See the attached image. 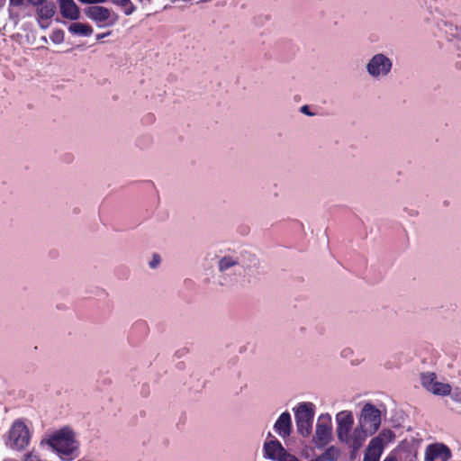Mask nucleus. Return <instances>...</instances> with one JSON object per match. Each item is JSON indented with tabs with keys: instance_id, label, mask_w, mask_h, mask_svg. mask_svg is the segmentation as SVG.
Returning a JSON list of instances; mask_svg holds the SVG:
<instances>
[{
	"instance_id": "f257e3e1",
	"label": "nucleus",
	"mask_w": 461,
	"mask_h": 461,
	"mask_svg": "<svg viewBox=\"0 0 461 461\" xmlns=\"http://www.w3.org/2000/svg\"><path fill=\"white\" fill-rule=\"evenodd\" d=\"M59 456L64 460H72L78 449V442L75 438L74 432L69 428H62L53 433L47 441Z\"/></svg>"
},
{
	"instance_id": "f03ea898",
	"label": "nucleus",
	"mask_w": 461,
	"mask_h": 461,
	"mask_svg": "<svg viewBox=\"0 0 461 461\" xmlns=\"http://www.w3.org/2000/svg\"><path fill=\"white\" fill-rule=\"evenodd\" d=\"M294 416L298 432L303 437H309L312 430L314 404L312 402L300 403L295 410Z\"/></svg>"
},
{
	"instance_id": "7ed1b4c3",
	"label": "nucleus",
	"mask_w": 461,
	"mask_h": 461,
	"mask_svg": "<svg viewBox=\"0 0 461 461\" xmlns=\"http://www.w3.org/2000/svg\"><path fill=\"white\" fill-rule=\"evenodd\" d=\"M381 424V412L371 403L364 405L359 418V425L364 428L369 435L375 434Z\"/></svg>"
},
{
	"instance_id": "20e7f679",
	"label": "nucleus",
	"mask_w": 461,
	"mask_h": 461,
	"mask_svg": "<svg viewBox=\"0 0 461 461\" xmlns=\"http://www.w3.org/2000/svg\"><path fill=\"white\" fill-rule=\"evenodd\" d=\"M29 442L30 432L27 426L21 420L14 421L9 431L10 447L16 450H23Z\"/></svg>"
},
{
	"instance_id": "39448f33",
	"label": "nucleus",
	"mask_w": 461,
	"mask_h": 461,
	"mask_svg": "<svg viewBox=\"0 0 461 461\" xmlns=\"http://www.w3.org/2000/svg\"><path fill=\"white\" fill-rule=\"evenodd\" d=\"M332 425L330 414H321L317 420L314 442L318 447H324L331 439Z\"/></svg>"
},
{
	"instance_id": "423d86ee",
	"label": "nucleus",
	"mask_w": 461,
	"mask_h": 461,
	"mask_svg": "<svg viewBox=\"0 0 461 461\" xmlns=\"http://www.w3.org/2000/svg\"><path fill=\"white\" fill-rule=\"evenodd\" d=\"M337 435L339 441L348 440L352 430L354 418L351 411H342L336 415Z\"/></svg>"
},
{
	"instance_id": "0eeeda50",
	"label": "nucleus",
	"mask_w": 461,
	"mask_h": 461,
	"mask_svg": "<svg viewBox=\"0 0 461 461\" xmlns=\"http://www.w3.org/2000/svg\"><path fill=\"white\" fill-rule=\"evenodd\" d=\"M450 457L449 447L442 443L429 444L425 449L424 461H435L436 459L447 461Z\"/></svg>"
},
{
	"instance_id": "6e6552de",
	"label": "nucleus",
	"mask_w": 461,
	"mask_h": 461,
	"mask_svg": "<svg viewBox=\"0 0 461 461\" xmlns=\"http://www.w3.org/2000/svg\"><path fill=\"white\" fill-rule=\"evenodd\" d=\"M392 68L388 58L383 54H377L367 64V71L372 76L386 75Z\"/></svg>"
},
{
	"instance_id": "1a4fd4ad",
	"label": "nucleus",
	"mask_w": 461,
	"mask_h": 461,
	"mask_svg": "<svg viewBox=\"0 0 461 461\" xmlns=\"http://www.w3.org/2000/svg\"><path fill=\"white\" fill-rule=\"evenodd\" d=\"M383 449L384 444L380 436L372 438L366 450L363 461H379Z\"/></svg>"
},
{
	"instance_id": "9d476101",
	"label": "nucleus",
	"mask_w": 461,
	"mask_h": 461,
	"mask_svg": "<svg viewBox=\"0 0 461 461\" xmlns=\"http://www.w3.org/2000/svg\"><path fill=\"white\" fill-rule=\"evenodd\" d=\"M265 457L272 460H280L285 453V449L277 439H273L264 444Z\"/></svg>"
},
{
	"instance_id": "9b49d317",
	"label": "nucleus",
	"mask_w": 461,
	"mask_h": 461,
	"mask_svg": "<svg viewBox=\"0 0 461 461\" xmlns=\"http://www.w3.org/2000/svg\"><path fill=\"white\" fill-rule=\"evenodd\" d=\"M85 14L91 20L96 23H103L110 18L111 11L104 6L94 5L86 8Z\"/></svg>"
},
{
	"instance_id": "f8f14e48",
	"label": "nucleus",
	"mask_w": 461,
	"mask_h": 461,
	"mask_svg": "<svg viewBox=\"0 0 461 461\" xmlns=\"http://www.w3.org/2000/svg\"><path fill=\"white\" fill-rule=\"evenodd\" d=\"M367 436H370L369 433L364 428H361V425H358L353 433L348 436V440H345L344 443H347L354 451H357L361 447Z\"/></svg>"
},
{
	"instance_id": "ddd939ff",
	"label": "nucleus",
	"mask_w": 461,
	"mask_h": 461,
	"mask_svg": "<svg viewBox=\"0 0 461 461\" xmlns=\"http://www.w3.org/2000/svg\"><path fill=\"white\" fill-rule=\"evenodd\" d=\"M60 14L64 18L78 19L80 13L74 0H59Z\"/></svg>"
},
{
	"instance_id": "4468645a",
	"label": "nucleus",
	"mask_w": 461,
	"mask_h": 461,
	"mask_svg": "<svg viewBox=\"0 0 461 461\" xmlns=\"http://www.w3.org/2000/svg\"><path fill=\"white\" fill-rule=\"evenodd\" d=\"M275 430L283 438L289 436L292 429V421L290 414L283 412L275 423Z\"/></svg>"
},
{
	"instance_id": "2eb2a0df",
	"label": "nucleus",
	"mask_w": 461,
	"mask_h": 461,
	"mask_svg": "<svg viewBox=\"0 0 461 461\" xmlns=\"http://www.w3.org/2000/svg\"><path fill=\"white\" fill-rule=\"evenodd\" d=\"M68 32L74 35L90 36L93 33V28L87 23H73L68 26Z\"/></svg>"
},
{
	"instance_id": "dca6fc26",
	"label": "nucleus",
	"mask_w": 461,
	"mask_h": 461,
	"mask_svg": "<svg viewBox=\"0 0 461 461\" xmlns=\"http://www.w3.org/2000/svg\"><path fill=\"white\" fill-rule=\"evenodd\" d=\"M56 6L53 3H47L37 10V14L41 20H49L55 14Z\"/></svg>"
},
{
	"instance_id": "f3484780",
	"label": "nucleus",
	"mask_w": 461,
	"mask_h": 461,
	"mask_svg": "<svg viewBox=\"0 0 461 461\" xmlns=\"http://www.w3.org/2000/svg\"><path fill=\"white\" fill-rule=\"evenodd\" d=\"M429 391L432 392L434 394L446 396L450 394L451 386L448 384H444L436 381L435 384H432V386H430Z\"/></svg>"
},
{
	"instance_id": "a211bd4d",
	"label": "nucleus",
	"mask_w": 461,
	"mask_h": 461,
	"mask_svg": "<svg viewBox=\"0 0 461 461\" xmlns=\"http://www.w3.org/2000/svg\"><path fill=\"white\" fill-rule=\"evenodd\" d=\"M338 457V450L334 447H330L318 457L317 461H336Z\"/></svg>"
},
{
	"instance_id": "6ab92c4d",
	"label": "nucleus",
	"mask_w": 461,
	"mask_h": 461,
	"mask_svg": "<svg viewBox=\"0 0 461 461\" xmlns=\"http://www.w3.org/2000/svg\"><path fill=\"white\" fill-rule=\"evenodd\" d=\"M112 2L124 7V14L126 15H131L136 9L131 0H112Z\"/></svg>"
},
{
	"instance_id": "aec40b11",
	"label": "nucleus",
	"mask_w": 461,
	"mask_h": 461,
	"mask_svg": "<svg viewBox=\"0 0 461 461\" xmlns=\"http://www.w3.org/2000/svg\"><path fill=\"white\" fill-rule=\"evenodd\" d=\"M238 262L233 260L230 257H224L219 261V269L220 271H225L228 268L236 266Z\"/></svg>"
},
{
	"instance_id": "412c9836",
	"label": "nucleus",
	"mask_w": 461,
	"mask_h": 461,
	"mask_svg": "<svg viewBox=\"0 0 461 461\" xmlns=\"http://www.w3.org/2000/svg\"><path fill=\"white\" fill-rule=\"evenodd\" d=\"M421 381H422L423 386L426 387L428 390H430V386H432V384H435V382H436L435 374L429 373V374L422 375Z\"/></svg>"
},
{
	"instance_id": "4be33fe9",
	"label": "nucleus",
	"mask_w": 461,
	"mask_h": 461,
	"mask_svg": "<svg viewBox=\"0 0 461 461\" xmlns=\"http://www.w3.org/2000/svg\"><path fill=\"white\" fill-rule=\"evenodd\" d=\"M63 39L64 33L61 30L55 31L51 36V40L56 43L63 41Z\"/></svg>"
},
{
	"instance_id": "5701e85b",
	"label": "nucleus",
	"mask_w": 461,
	"mask_h": 461,
	"mask_svg": "<svg viewBox=\"0 0 461 461\" xmlns=\"http://www.w3.org/2000/svg\"><path fill=\"white\" fill-rule=\"evenodd\" d=\"M279 461H300L296 456L288 454L286 451Z\"/></svg>"
},
{
	"instance_id": "b1692460",
	"label": "nucleus",
	"mask_w": 461,
	"mask_h": 461,
	"mask_svg": "<svg viewBox=\"0 0 461 461\" xmlns=\"http://www.w3.org/2000/svg\"><path fill=\"white\" fill-rule=\"evenodd\" d=\"M160 263V257L158 254L153 255L152 260L149 262V266L151 268H155Z\"/></svg>"
},
{
	"instance_id": "393cba45",
	"label": "nucleus",
	"mask_w": 461,
	"mask_h": 461,
	"mask_svg": "<svg viewBox=\"0 0 461 461\" xmlns=\"http://www.w3.org/2000/svg\"><path fill=\"white\" fill-rule=\"evenodd\" d=\"M23 461H40L39 457L32 454H28L25 456Z\"/></svg>"
},
{
	"instance_id": "a878e982",
	"label": "nucleus",
	"mask_w": 461,
	"mask_h": 461,
	"mask_svg": "<svg viewBox=\"0 0 461 461\" xmlns=\"http://www.w3.org/2000/svg\"><path fill=\"white\" fill-rule=\"evenodd\" d=\"M24 0H9L11 5L20 6L23 4Z\"/></svg>"
},
{
	"instance_id": "bb28decb",
	"label": "nucleus",
	"mask_w": 461,
	"mask_h": 461,
	"mask_svg": "<svg viewBox=\"0 0 461 461\" xmlns=\"http://www.w3.org/2000/svg\"><path fill=\"white\" fill-rule=\"evenodd\" d=\"M301 112L304 114H307V115H312V113L310 112L309 110V106L308 105H303L301 107Z\"/></svg>"
},
{
	"instance_id": "cd10ccee",
	"label": "nucleus",
	"mask_w": 461,
	"mask_h": 461,
	"mask_svg": "<svg viewBox=\"0 0 461 461\" xmlns=\"http://www.w3.org/2000/svg\"><path fill=\"white\" fill-rule=\"evenodd\" d=\"M110 34H111V32H104V33H98V34H96V40L100 41V40L105 38L106 36H109Z\"/></svg>"
},
{
	"instance_id": "c85d7f7f",
	"label": "nucleus",
	"mask_w": 461,
	"mask_h": 461,
	"mask_svg": "<svg viewBox=\"0 0 461 461\" xmlns=\"http://www.w3.org/2000/svg\"><path fill=\"white\" fill-rule=\"evenodd\" d=\"M45 0H28V2L32 5H40L44 3Z\"/></svg>"
},
{
	"instance_id": "c756f323",
	"label": "nucleus",
	"mask_w": 461,
	"mask_h": 461,
	"mask_svg": "<svg viewBox=\"0 0 461 461\" xmlns=\"http://www.w3.org/2000/svg\"><path fill=\"white\" fill-rule=\"evenodd\" d=\"M135 329H140V330H142L146 331V330H147V326H146V324H144V323H137V324L135 325Z\"/></svg>"
},
{
	"instance_id": "7c9ffc66",
	"label": "nucleus",
	"mask_w": 461,
	"mask_h": 461,
	"mask_svg": "<svg viewBox=\"0 0 461 461\" xmlns=\"http://www.w3.org/2000/svg\"><path fill=\"white\" fill-rule=\"evenodd\" d=\"M82 4H95V0H78Z\"/></svg>"
},
{
	"instance_id": "2f4dec72",
	"label": "nucleus",
	"mask_w": 461,
	"mask_h": 461,
	"mask_svg": "<svg viewBox=\"0 0 461 461\" xmlns=\"http://www.w3.org/2000/svg\"><path fill=\"white\" fill-rule=\"evenodd\" d=\"M384 461H396V459L393 456H387Z\"/></svg>"
},
{
	"instance_id": "473e14b6",
	"label": "nucleus",
	"mask_w": 461,
	"mask_h": 461,
	"mask_svg": "<svg viewBox=\"0 0 461 461\" xmlns=\"http://www.w3.org/2000/svg\"><path fill=\"white\" fill-rule=\"evenodd\" d=\"M106 0H95V4L104 3Z\"/></svg>"
}]
</instances>
